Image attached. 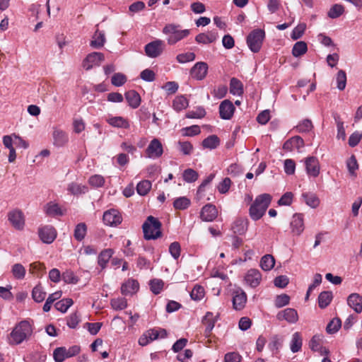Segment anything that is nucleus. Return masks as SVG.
<instances>
[{
    "label": "nucleus",
    "instance_id": "1",
    "mask_svg": "<svg viewBox=\"0 0 362 362\" xmlns=\"http://www.w3.org/2000/svg\"><path fill=\"white\" fill-rule=\"evenodd\" d=\"M33 326L28 320H22L12 329L8 337L11 345H18L30 339L33 334Z\"/></svg>",
    "mask_w": 362,
    "mask_h": 362
},
{
    "label": "nucleus",
    "instance_id": "2",
    "mask_svg": "<svg viewBox=\"0 0 362 362\" xmlns=\"http://www.w3.org/2000/svg\"><path fill=\"white\" fill-rule=\"evenodd\" d=\"M272 201V196L262 194L257 196L250 207L249 214L254 221L260 219L265 214Z\"/></svg>",
    "mask_w": 362,
    "mask_h": 362
},
{
    "label": "nucleus",
    "instance_id": "3",
    "mask_svg": "<svg viewBox=\"0 0 362 362\" xmlns=\"http://www.w3.org/2000/svg\"><path fill=\"white\" fill-rule=\"evenodd\" d=\"M161 223L152 216L147 217L142 226L144 237L146 240H155L162 235Z\"/></svg>",
    "mask_w": 362,
    "mask_h": 362
},
{
    "label": "nucleus",
    "instance_id": "4",
    "mask_svg": "<svg viewBox=\"0 0 362 362\" xmlns=\"http://www.w3.org/2000/svg\"><path fill=\"white\" fill-rule=\"evenodd\" d=\"M180 26L175 24H167L163 28V33L168 35L167 42L170 45L176 44L177 42L187 37L190 34V30H180Z\"/></svg>",
    "mask_w": 362,
    "mask_h": 362
},
{
    "label": "nucleus",
    "instance_id": "5",
    "mask_svg": "<svg viewBox=\"0 0 362 362\" xmlns=\"http://www.w3.org/2000/svg\"><path fill=\"white\" fill-rule=\"evenodd\" d=\"M265 37V33L262 29L253 30L247 37V44L250 49L254 52H258L262 45Z\"/></svg>",
    "mask_w": 362,
    "mask_h": 362
},
{
    "label": "nucleus",
    "instance_id": "6",
    "mask_svg": "<svg viewBox=\"0 0 362 362\" xmlns=\"http://www.w3.org/2000/svg\"><path fill=\"white\" fill-rule=\"evenodd\" d=\"M105 60V56L101 52H93L87 55L83 62L86 70H90L94 66H98Z\"/></svg>",
    "mask_w": 362,
    "mask_h": 362
},
{
    "label": "nucleus",
    "instance_id": "7",
    "mask_svg": "<svg viewBox=\"0 0 362 362\" xmlns=\"http://www.w3.org/2000/svg\"><path fill=\"white\" fill-rule=\"evenodd\" d=\"M8 220L16 230H23L25 226V217L22 211L15 209L8 214Z\"/></svg>",
    "mask_w": 362,
    "mask_h": 362
},
{
    "label": "nucleus",
    "instance_id": "8",
    "mask_svg": "<svg viewBox=\"0 0 362 362\" xmlns=\"http://www.w3.org/2000/svg\"><path fill=\"white\" fill-rule=\"evenodd\" d=\"M146 157L149 158H160L163 153V148L161 142L158 139H153L151 141L149 145L145 151Z\"/></svg>",
    "mask_w": 362,
    "mask_h": 362
},
{
    "label": "nucleus",
    "instance_id": "9",
    "mask_svg": "<svg viewBox=\"0 0 362 362\" xmlns=\"http://www.w3.org/2000/svg\"><path fill=\"white\" fill-rule=\"evenodd\" d=\"M103 221L110 226H116L122 221L121 214L116 209H112L104 212Z\"/></svg>",
    "mask_w": 362,
    "mask_h": 362
},
{
    "label": "nucleus",
    "instance_id": "10",
    "mask_svg": "<svg viewBox=\"0 0 362 362\" xmlns=\"http://www.w3.org/2000/svg\"><path fill=\"white\" fill-rule=\"evenodd\" d=\"M290 227L291 230V233L293 235H300L305 229L303 214H293L290 223Z\"/></svg>",
    "mask_w": 362,
    "mask_h": 362
},
{
    "label": "nucleus",
    "instance_id": "11",
    "mask_svg": "<svg viewBox=\"0 0 362 362\" xmlns=\"http://www.w3.org/2000/svg\"><path fill=\"white\" fill-rule=\"evenodd\" d=\"M38 235L44 243L50 244L55 240L57 231L53 226H45L39 228Z\"/></svg>",
    "mask_w": 362,
    "mask_h": 362
},
{
    "label": "nucleus",
    "instance_id": "12",
    "mask_svg": "<svg viewBox=\"0 0 362 362\" xmlns=\"http://www.w3.org/2000/svg\"><path fill=\"white\" fill-rule=\"evenodd\" d=\"M218 110L221 119L229 120L233 117L235 107L230 100H224L220 103Z\"/></svg>",
    "mask_w": 362,
    "mask_h": 362
},
{
    "label": "nucleus",
    "instance_id": "13",
    "mask_svg": "<svg viewBox=\"0 0 362 362\" xmlns=\"http://www.w3.org/2000/svg\"><path fill=\"white\" fill-rule=\"evenodd\" d=\"M305 165L307 174L316 177L320 174V166L318 159L314 156H309L305 159Z\"/></svg>",
    "mask_w": 362,
    "mask_h": 362
},
{
    "label": "nucleus",
    "instance_id": "14",
    "mask_svg": "<svg viewBox=\"0 0 362 362\" xmlns=\"http://www.w3.org/2000/svg\"><path fill=\"white\" fill-rule=\"evenodd\" d=\"M208 64L206 62H197L190 70L191 76L198 81L203 80L208 72Z\"/></svg>",
    "mask_w": 362,
    "mask_h": 362
},
{
    "label": "nucleus",
    "instance_id": "15",
    "mask_svg": "<svg viewBox=\"0 0 362 362\" xmlns=\"http://www.w3.org/2000/svg\"><path fill=\"white\" fill-rule=\"evenodd\" d=\"M163 42L160 40L153 41L145 46L146 54L151 58L158 57L163 50Z\"/></svg>",
    "mask_w": 362,
    "mask_h": 362
},
{
    "label": "nucleus",
    "instance_id": "16",
    "mask_svg": "<svg viewBox=\"0 0 362 362\" xmlns=\"http://www.w3.org/2000/svg\"><path fill=\"white\" fill-rule=\"evenodd\" d=\"M276 319L279 321L286 320L290 324H294L298 320V315L295 309L288 308L279 311L276 315Z\"/></svg>",
    "mask_w": 362,
    "mask_h": 362
},
{
    "label": "nucleus",
    "instance_id": "17",
    "mask_svg": "<svg viewBox=\"0 0 362 362\" xmlns=\"http://www.w3.org/2000/svg\"><path fill=\"white\" fill-rule=\"evenodd\" d=\"M217 216L218 210L216 207L211 204H207L204 206L200 212V218L204 221H212Z\"/></svg>",
    "mask_w": 362,
    "mask_h": 362
},
{
    "label": "nucleus",
    "instance_id": "18",
    "mask_svg": "<svg viewBox=\"0 0 362 362\" xmlns=\"http://www.w3.org/2000/svg\"><path fill=\"white\" fill-rule=\"evenodd\" d=\"M247 302V295L242 289L233 292V307L236 310H243Z\"/></svg>",
    "mask_w": 362,
    "mask_h": 362
},
{
    "label": "nucleus",
    "instance_id": "19",
    "mask_svg": "<svg viewBox=\"0 0 362 362\" xmlns=\"http://www.w3.org/2000/svg\"><path fill=\"white\" fill-rule=\"evenodd\" d=\"M303 146V139L300 136H294L284 142L283 149L286 151H292L295 148L300 151Z\"/></svg>",
    "mask_w": 362,
    "mask_h": 362
},
{
    "label": "nucleus",
    "instance_id": "20",
    "mask_svg": "<svg viewBox=\"0 0 362 362\" xmlns=\"http://www.w3.org/2000/svg\"><path fill=\"white\" fill-rule=\"evenodd\" d=\"M322 339L323 336L322 334L314 335L309 342V346L313 351L320 352L321 355L328 354L329 351L325 347L322 346Z\"/></svg>",
    "mask_w": 362,
    "mask_h": 362
},
{
    "label": "nucleus",
    "instance_id": "21",
    "mask_svg": "<svg viewBox=\"0 0 362 362\" xmlns=\"http://www.w3.org/2000/svg\"><path fill=\"white\" fill-rule=\"evenodd\" d=\"M218 38V33L215 30L202 33L195 37V41L199 44H210Z\"/></svg>",
    "mask_w": 362,
    "mask_h": 362
},
{
    "label": "nucleus",
    "instance_id": "22",
    "mask_svg": "<svg viewBox=\"0 0 362 362\" xmlns=\"http://www.w3.org/2000/svg\"><path fill=\"white\" fill-rule=\"evenodd\" d=\"M247 225L248 221L246 218L239 217L233 221L231 230L235 234L243 235L247 230Z\"/></svg>",
    "mask_w": 362,
    "mask_h": 362
},
{
    "label": "nucleus",
    "instance_id": "23",
    "mask_svg": "<svg viewBox=\"0 0 362 362\" xmlns=\"http://www.w3.org/2000/svg\"><path fill=\"white\" fill-rule=\"evenodd\" d=\"M262 279V275L259 270L255 269H250L246 276L245 281L251 287H257Z\"/></svg>",
    "mask_w": 362,
    "mask_h": 362
},
{
    "label": "nucleus",
    "instance_id": "24",
    "mask_svg": "<svg viewBox=\"0 0 362 362\" xmlns=\"http://www.w3.org/2000/svg\"><path fill=\"white\" fill-rule=\"evenodd\" d=\"M348 305L357 313L362 312V296L358 293H351L347 298Z\"/></svg>",
    "mask_w": 362,
    "mask_h": 362
},
{
    "label": "nucleus",
    "instance_id": "25",
    "mask_svg": "<svg viewBox=\"0 0 362 362\" xmlns=\"http://www.w3.org/2000/svg\"><path fill=\"white\" fill-rule=\"evenodd\" d=\"M157 329H150L144 332L139 339V345L144 346L150 342L158 339Z\"/></svg>",
    "mask_w": 362,
    "mask_h": 362
},
{
    "label": "nucleus",
    "instance_id": "26",
    "mask_svg": "<svg viewBox=\"0 0 362 362\" xmlns=\"http://www.w3.org/2000/svg\"><path fill=\"white\" fill-rule=\"evenodd\" d=\"M44 211L47 216L50 217L61 216L64 214L59 204L52 202H49L45 205Z\"/></svg>",
    "mask_w": 362,
    "mask_h": 362
},
{
    "label": "nucleus",
    "instance_id": "27",
    "mask_svg": "<svg viewBox=\"0 0 362 362\" xmlns=\"http://www.w3.org/2000/svg\"><path fill=\"white\" fill-rule=\"evenodd\" d=\"M139 289V283L134 279H129L121 286V292L123 295H132Z\"/></svg>",
    "mask_w": 362,
    "mask_h": 362
},
{
    "label": "nucleus",
    "instance_id": "28",
    "mask_svg": "<svg viewBox=\"0 0 362 362\" xmlns=\"http://www.w3.org/2000/svg\"><path fill=\"white\" fill-rule=\"evenodd\" d=\"M216 319L214 317V314L211 312H207L202 319V324L205 326L204 334L209 337L211 332L214 327Z\"/></svg>",
    "mask_w": 362,
    "mask_h": 362
},
{
    "label": "nucleus",
    "instance_id": "29",
    "mask_svg": "<svg viewBox=\"0 0 362 362\" xmlns=\"http://www.w3.org/2000/svg\"><path fill=\"white\" fill-rule=\"evenodd\" d=\"M113 254L114 251L110 248L105 249L100 252L98 257V264L102 269H104L106 267L107 264Z\"/></svg>",
    "mask_w": 362,
    "mask_h": 362
},
{
    "label": "nucleus",
    "instance_id": "30",
    "mask_svg": "<svg viewBox=\"0 0 362 362\" xmlns=\"http://www.w3.org/2000/svg\"><path fill=\"white\" fill-rule=\"evenodd\" d=\"M125 98L129 106L132 108H136L140 105L141 98L139 94L135 90H129L125 93Z\"/></svg>",
    "mask_w": 362,
    "mask_h": 362
},
{
    "label": "nucleus",
    "instance_id": "31",
    "mask_svg": "<svg viewBox=\"0 0 362 362\" xmlns=\"http://www.w3.org/2000/svg\"><path fill=\"white\" fill-rule=\"evenodd\" d=\"M107 122L110 125L114 127L124 129L129 128V123L128 120L120 116L111 117L107 119Z\"/></svg>",
    "mask_w": 362,
    "mask_h": 362
},
{
    "label": "nucleus",
    "instance_id": "32",
    "mask_svg": "<svg viewBox=\"0 0 362 362\" xmlns=\"http://www.w3.org/2000/svg\"><path fill=\"white\" fill-rule=\"evenodd\" d=\"M105 42V37L104 33L96 30L93 36V40L90 42V46L93 48L98 49L102 47Z\"/></svg>",
    "mask_w": 362,
    "mask_h": 362
},
{
    "label": "nucleus",
    "instance_id": "33",
    "mask_svg": "<svg viewBox=\"0 0 362 362\" xmlns=\"http://www.w3.org/2000/svg\"><path fill=\"white\" fill-rule=\"evenodd\" d=\"M54 144L57 146H64L68 141L67 135L61 129H55L53 132Z\"/></svg>",
    "mask_w": 362,
    "mask_h": 362
},
{
    "label": "nucleus",
    "instance_id": "34",
    "mask_svg": "<svg viewBox=\"0 0 362 362\" xmlns=\"http://www.w3.org/2000/svg\"><path fill=\"white\" fill-rule=\"evenodd\" d=\"M230 93L233 95H242L243 93V84L236 78H232L230 81Z\"/></svg>",
    "mask_w": 362,
    "mask_h": 362
},
{
    "label": "nucleus",
    "instance_id": "35",
    "mask_svg": "<svg viewBox=\"0 0 362 362\" xmlns=\"http://www.w3.org/2000/svg\"><path fill=\"white\" fill-rule=\"evenodd\" d=\"M303 344V339L299 332H295L292 335V339L290 343L291 350L293 353H296L301 349Z\"/></svg>",
    "mask_w": 362,
    "mask_h": 362
},
{
    "label": "nucleus",
    "instance_id": "36",
    "mask_svg": "<svg viewBox=\"0 0 362 362\" xmlns=\"http://www.w3.org/2000/svg\"><path fill=\"white\" fill-rule=\"evenodd\" d=\"M274 264L275 259L272 255H265L261 258L260 267L264 271H270Z\"/></svg>",
    "mask_w": 362,
    "mask_h": 362
},
{
    "label": "nucleus",
    "instance_id": "37",
    "mask_svg": "<svg viewBox=\"0 0 362 362\" xmlns=\"http://www.w3.org/2000/svg\"><path fill=\"white\" fill-rule=\"evenodd\" d=\"M220 144V140L216 135H210L202 141V146L204 148L214 149Z\"/></svg>",
    "mask_w": 362,
    "mask_h": 362
},
{
    "label": "nucleus",
    "instance_id": "38",
    "mask_svg": "<svg viewBox=\"0 0 362 362\" xmlns=\"http://www.w3.org/2000/svg\"><path fill=\"white\" fill-rule=\"evenodd\" d=\"M332 300V293L331 291H322L318 296V305L320 308L327 307Z\"/></svg>",
    "mask_w": 362,
    "mask_h": 362
},
{
    "label": "nucleus",
    "instance_id": "39",
    "mask_svg": "<svg viewBox=\"0 0 362 362\" xmlns=\"http://www.w3.org/2000/svg\"><path fill=\"white\" fill-rule=\"evenodd\" d=\"M188 100L183 96H177L173 101V107L177 112H180L188 107Z\"/></svg>",
    "mask_w": 362,
    "mask_h": 362
},
{
    "label": "nucleus",
    "instance_id": "40",
    "mask_svg": "<svg viewBox=\"0 0 362 362\" xmlns=\"http://www.w3.org/2000/svg\"><path fill=\"white\" fill-rule=\"evenodd\" d=\"M68 191L74 195L85 194L88 192V187L86 185H80L76 182H71L68 186Z\"/></svg>",
    "mask_w": 362,
    "mask_h": 362
},
{
    "label": "nucleus",
    "instance_id": "41",
    "mask_svg": "<svg viewBox=\"0 0 362 362\" xmlns=\"http://www.w3.org/2000/svg\"><path fill=\"white\" fill-rule=\"evenodd\" d=\"M87 233V227L86 223H80L75 227L74 232V237L78 241H81L84 239Z\"/></svg>",
    "mask_w": 362,
    "mask_h": 362
},
{
    "label": "nucleus",
    "instance_id": "42",
    "mask_svg": "<svg viewBox=\"0 0 362 362\" xmlns=\"http://www.w3.org/2000/svg\"><path fill=\"white\" fill-rule=\"evenodd\" d=\"M308 50L307 44L303 41L297 42L293 47L292 54L298 57L304 54Z\"/></svg>",
    "mask_w": 362,
    "mask_h": 362
},
{
    "label": "nucleus",
    "instance_id": "43",
    "mask_svg": "<svg viewBox=\"0 0 362 362\" xmlns=\"http://www.w3.org/2000/svg\"><path fill=\"white\" fill-rule=\"evenodd\" d=\"M110 305L112 309L115 310H122L127 307V301L124 298H115L111 299Z\"/></svg>",
    "mask_w": 362,
    "mask_h": 362
},
{
    "label": "nucleus",
    "instance_id": "44",
    "mask_svg": "<svg viewBox=\"0 0 362 362\" xmlns=\"http://www.w3.org/2000/svg\"><path fill=\"white\" fill-rule=\"evenodd\" d=\"M302 197L303 198L306 204L312 208H316L320 204L319 199L313 193H303L302 194Z\"/></svg>",
    "mask_w": 362,
    "mask_h": 362
},
{
    "label": "nucleus",
    "instance_id": "45",
    "mask_svg": "<svg viewBox=\"0 0 362 362\" xmlns=\"http://www.w3.org/2000/svg\"><path fill=\"white\" fill-rule=\"evenodd\" d=\"M344 12V7L341 4L333 5L327 13L329 18L334 19L339 18Z\"/></svg>",
    "mask_w": 362,
    "mask_h": 362
},
{
    "label": "nucleus",
    "instance_id": "46",
    "mask_svg": "<svg viewBox=\"0 0 362 362\" xmlns=\"http://www.w3.org/2000/svg\"><path fill=\"white\" fill-rule=\"evenodd\" d=\"M295 129L298 133H305L311 131L313 129V125L311 120L305 119L300 122Z\"/></svg>",
    "mask_w": 362,
    "mask_h": 362
},
{
    "label": "nucleus",
    "instance_id": "47",
    "mask_svg": "<svg viewBox=\"0 0 362 362\" xmlns=\"http://www.w3.org/2000/svg\"><path fill=\"white\" fill-rule=\"evenodd\" d=\"M73 300L71 298H64L54 305L56 309L62 313H66L67 310L73 305Z\"/></svg>",
    "mask_w": 362,
    "mask_h": 362
},
{
    "label": "nucleus",
    "instance_id": "48",
    "mask_svg": "<svg viewBox=\"0 0 362 362\" xmlns=\"http://www.w3.org/2000/svg\"><path fill=\"white\" fill-rule=\"evenodd\" d=\"M151 188V182L144 180L139 182L136 186V191L139 194L144 196L148 194Z\"/></svg>",
    "mask_w": 362,
    "mask_h": 362
},
{
    "label": "nucleus",
    "instance_id": "49",
    "mask_svg": "<svg viewBox=\"0 0 362 362\" xmlns=\"http://www.w3.org/2000/svg\"><path fill=\"white\" fill-rule=\"evenodd\" d=\"M32 296L35 302L40 303L45 300L46 293L42 290L40 286H36L33 289Z\"/></svg>",
    "mask_w": 362,
    "mask_h": 362
},
{
    "label": "nucleus",
    "instance_id": "50",
    "mask_svg": "<svg viewBox=\"0 0 362 362\" xmlns=\"http://www.w3.org/2000/svg\"><path fill=\"white\" fill-rule=\"evenodd\" d=\"M66 348L64 346L56 348L53 352V357L56 362H63L66 356Z\"/></svg>",
    "mask_w": 362,
    "mask_h": 362
},
{
    "label": "nucleus",
    "instance_id": "51",
    "mask_svg": "<svg viewBox=\"0 0 362 362\" xmlns=\"http://www.w3.org/2000/svg\"><path fill=\"white\" fill-rule=\"evenodd\" d=\"M182 177L185 182H194L198 179L199 175L194 170L188 168L184 170Z\"/></svg>",
    "mask_w": 362,
    "mask_h": 362
},
{
    "label": "nucleus",
    "instance_id": "52",
    "mask_svg": "<svg viewBox=\"0 0 362 362\" xmlns=\"http://www.w3.org/2000/svg\"><path fill=\"white\" fill-rule=\"evenodd\" d=\"M13 276L17 279H23L25 275V269L21 264H15L11 269Z\"/></svg>",
    "mask_w": 362,
    "mask_h": 362
},
{
    "label": "nucleus",
    "instance_id": "53",
    "mask_svg": "<svg viewBox=\"0 0 362 362\" xmlns=\"http://www.w3.org/2000/svg\"><path fill=\"white\" fill-rule=\"evenodd\" d=\"M341 326V322L339 318L332 320L326 327V331L329 334L336 333Z\"/></svg>",
    "mask_w": 362,
    "mask_h": 362
},
{
    "label": "nucleus",
    "instance_id": "54",
    "mask_svg": "<svg viewBox=\"0 0 362 362\" xmlns=\"http://www.w3.org/2000/svg\"><path fill=\"white\" fill-rule=\"evenodd\" d=\"M190 204V200L185 197H182L176 199L173 202V206L176 209L184 210L187 209Z\"/></svg>",
    "mask_w": 362,
    "mask_h": 362
},
{
    "label": "nucleus",
    "instance_id": "55",
    "mask_svg": "<svg viewBox=\"0 0 362 362\" xmlns=\"http://www.w3.org/2000/svg\"><path fill=\"white\" fill-rule=\"evenodd\" d=\"M181 132L184 136H193L199 134L201 130L198 125H192L182 128Z\"/></svg>",
    "mask_w": 362,
    "mask_h": 362
},
{
    "label": "nucleus",
    "instance_id": "56",
    "mask_svg": "<svg viewBox=\"0 0 362 362\" xmlns=\"http://www.w3.org/2000/svg\"><path fill=\"white\" fill-rule=\"evenodd\" d=\"M346 166L351 175L356 177V170L358 168V165L355 156L352 155L346 161Z\"/></svg>",
    "mask_w": 362,
    "mask_h": 362
},
{
    "label": "nucleus",
    "instance_id": "57",
    "mask_svg": "<svg viewBox=\"0 0 362 362\" xmlns=\"http://www.w3.org/2000/svg\"><path fill=\"white\" fill-rule=\"evenodd\" d=\"M63 281L66 284H76L78 281V278L71 270H66L62 275Z\"/></svg>",
    "mask_w": 362,
    "mask_h": 362
},
{
    "label": "nucleus",
    "instance_id": "58",
    "mask_svg": "<svg viewBox=\"0 0 362 362\" xmlns=\"http://www.w3.org/2000/svg\"><path fill=\"white\" fill-rule=\"evenodd\" d=\"M192 299L200 300L204 296V288L202 286L196 285L190 293Z\"/></svg>",
    "mask_w": 362,
    "mask_h": 362
},
{
    "label": "nucleus",
    "instance_id": "59",
    "mask_svg": "<svg viewBox=\"0 0 362 362\" xmlns=\"http://www.w3.org/2000/svg\"><path fill=\"white\" fill-rule=\"evenodd\" d=\"M337 88L340 90H343L346 84V75L344 71L339 70L337 74Z\"/></svg>",
    "mask_w": 362,
    "mask_h": 362
},
{
    "label": "nucleus",
    "instance_id": "60",
    "mask_svg": "<svg viewBox=\"0 0 362 362\" xmlns=\"http://www.w3.org/2000/svg\"><path fill=\"white\" fill-rule=\"evenodd\" d=\"M290 297L287 294H281L276 296L274 305L276 308H280L289 304Z\"/></svg>",
    "mask_w": 362,
    "mask_h": 362
},
{
    "label": "nucleus",
    "instance_id": "61",
    "mask_svg": "<svg viewBox=\"0 0 362 362\" xmlns=\"http://www.w3.org/2000/svg\"><path fill=\"white\" fill-rule=\"evenodd\" d=\"M195 59V54L194 52H186L179 54L176 57V59L179 63L184 64L194 61Z\"/></svg>",
    "mask_w": 362,
    "mask_h": 362
},
{
    "label": "nucleus",
    "instance_id": "62",
    "mask_svg": "<svg viewBox=\"0 0 362 362\" xmlns=\"http://www.w3.org/2000/svg\"><path fill=\"white\" fill-rule=\"evenodd\" d=\"M127 81V77L122 73L115 74L111 79L112 84L115 86H121L124 85Z\"/></svg>",
    "mask_w": 362,
    "mask_h": 362
},
{
    "label": "nucleus",
    "instance_id": "63",
    "mask_svg": "<svg viewBox=\"0 0 362 362\" xmlns=\"http://www.w3.org/2000/svg\"><path fill=\"white\" fill-rule=\"evenodd\" d=\"M80 322V315L77 312L71 313L66 320V325L69 327L74 329Z\"/></svg>",
    "mask_w": 362,
    "mask_h": 362
},
{
    "label": "nucleus",
    "instance_id": "64",
    "mask_svg": "<svg viewBox=\"0 0 362 362\" xmlns=\"http://www.w3.org/2000/svg\"><path fill=\"white\" fill-rule=\"evenodd\" d=\"M164 283L160 279H153L150 281V287L151 291L154 294H158L162 291Z\"/></svg>",
    "mask_w": 362,
    "mask_h": 362
}]
</instances>
